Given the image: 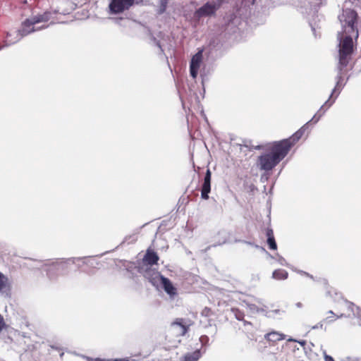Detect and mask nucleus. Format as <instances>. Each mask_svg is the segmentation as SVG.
I'll return each mask as SVG.
<instances>
[{"label": "nucleus", "instance_id": "1", "mask_svg": "<svg viewBox=\"0 0 361 361\" xmlns=\"http://www.w3.org/2000/svg\"><path fill=\"white\" fill-rule=\"evenodd\" d=\"M256 149L264 148L265 152L258 157L257 164L262 171H270L277 166L288 154L286 149L275 141L267 144L265 147L257 145Z\"/></svg>", "mask_w": 361, "mask_h": 361}, {"label": "nucleus", "instance_id": "2", "mask_svg": "<svg viewBox=\"0 0 361 361\" xmlns=\"http://www.w3.org/2000/svg\"><path fill=\"white\" fill-rule=\"evenodd\" d=\"M159 257L158 254L152 248H148L138 265V271L145 278L152 282V276L153 274H158L159 272L152 269L153 265L158 264Z\"/></svg>", "mask_w": 361, "mask_h": 361}, {"label": "nucleus", "instance_id": "3", "mask_svg": "<svg viewBox=\"0 0 361 361\" xmlns=\"http://www.w3.org/2000/svg\"><path fill=\"white\" fill-rule=\"evenodd\" d=\"M56 12L47 11L43 13L37 14L26 19L22 25L23 32L28 34L34 32L35 30L34 25L39 23H47L54 18Z\"/></svg>", "mask_w": 361, "mask_h": 361}, {"label": "nucleus", "instance_id": "4", "mask_svg": "<svg viewBox=\"0 0 361 361\" xmlns=\"http://www.w3.org/2000/svg\"><path fill=\"white\" fill-rule=\"evenodd\" d=\"M142 0H111L109 8L110 13L118 14L128 10L135 4H139Z\"/></svg>", "mask_w": 361, "mask_h": 361}, {"label": "nucleus", "instance_id": "5", "mask_svg": "<svg viewBox=\"0 0 361 361\" xmlns=\"http://www.w3.org/2000/svg\"><path fill=\"white\" fill-rule=\"evenodd\" d=\"M307 125V123L301 127L290 137L278 141L283 147L286 149V152L288 153L290 152V149L296 144V142L304 135L307 128L306 126Z\"/></svg>", "mask_w": 361, "mask_h": 361}, {"label": "nucleus", "instance_id": "6", "mask_svg": "<svg viewBox=\"0 0 361 361\" xmlns=\"http://www.w3.org/2000/svg\"><path fill=\"white\" fill-rule=\"evenodd\" d=\"M221 2V0L213 3L207 2L195 11V16L197 18H202L214 14L216 11L220 8Z\"/></svg>", "mask_w": 361, "mask_h": 361}, {"label": "nucleus", "instance_id": "7", "mask_svg": "<svg viewBox=\"0 0 361 361\" xmlns=\"http://www.w3.org/2000/svg\"><path fill=\"white\" fill-rule=\"evenodd\" d=\"M203 50L198 51L191 59L190 64V75L195 79L197 78L198 71L203 59Z\"/></svg>", "mask_w": 361, "mask_h": 361}, {"label": "nucleus", "instance_id": "8", "mask_svg": "<svg viewBox=\"0 0 361 361\" xmlns=\"http://www.w3.org/2000/svg\"><path fill=\"white\" fill-rule=\"evenodd\" d=\"M357 13L354 10L349 9L345 12V21L348 27H350L352 32H356V37H358V31L355 27L357 21Z\"/></svg>", "mask_w": 361, "mask_h": 361}, {"label": "nucleus", "instance_id": "9", "mask_svg": "<svg viewBox=\"0 0 361 361\" xmlns=\"http://www.w3.org/2000/svg\"><path fill=\"white\" fill-rule=\"evenodd\" d=\"M159 277V280L162 288L164 291L169 295L171 297H173L177 295V289L174 287L171 281L166 277L160 274L159 273L157 274Z\"/></svg>", "mask_w": 361, "mask_h": 361}, {"label": "nucleus", "instance_id": "10", "mask_svg": "<svg viewBox=\"0 0 361 361\" xmlns=\"http://www.w3.org/2000/svg\"><path fill=\"white\" fill-rule=\"evenodd\" d=\"M211 178L212 173L208 169L204 178V182L201 188V197L204 200L209 199V193L211 191Z\"/></svg>", "mask_w": 361, "mask_h": 361}, {"label": "nucleus", "instance_id": "11", "mask_svg": "<svg viewBox=\"0 0 361 361\" xmlns=\"http://www.w3.org/2000/svg\"><path fill=\"white\" fill-rule=\"evenodd\" d=\"M191 325L192 322L187 324L185 323L184 319L183 318H177L171 323L172 327H178V330L177 331V336H184L188 332Z\"/></svg>", "mask_w": 361, "mask_h": 361}, {"label": "nucleus", "instance_id": "12", "mask_svg": "<svg viewBox=\"0 0 361 361\" xmlns=\"http://www.w3.org/2000/svg\"><path fill=\"white\" fill-rule=\"evenodd\" d=\"M353 49V39L350 36H346L340 42L339 52L352 54Z\"/></svg>", "mask_w": 361, "mask_h": 361}, {"label": "nucleus", "instance_id": "13", "mask_svg": "<svg viewBox=\"0 0 361 361\" xmlns=\"http://www.w3.org/2000/svg\"><path fill=\"white\" fill-rule=\"evenodd\" d=\"M264 338L267 341L272 343H276L286 338V335L279 331H272L265 334Z\"/></svg>", "mask_w": 361, "mask_h": 361}, {"label": "nucleus", "instance_id": "14", "mask_svg": "<svg viewBox=\"0 0 361 361\" xmlns=\"http://www.w3.org/2000/svg\"><path fill=\"white\" fill-rule=\"evenodd\" d=\"M266 236L267 238V242L269 245L270 250H277V244L275 240L274 231L272 228H267L266 229Z\"/></svg>", "mask_w": 361, "mask_h": 361}, {"label": "nucleus", "instance_id": "15", "mask_svg": "<svg viewBox=\"0 0 361 361\" xmlns=\"http://www.w3.org/2000/svg\"><path fill=\"white\" fill-rule=\"evenodd\" d=\"M11 284L7 276L0 272V292L9 291Z\"/></svg>", "mask_w": 361, "mask_h": 361}, {"label": "nucleus", "instance_id": "16", "mask_svg": "<svg viewBox=\"0 0 361 361\" xmlns=\"http://www.w3.org/2000/svg\"><path fill=\"white\" fill-rule=\"evenodd\" d=\"M201 357V353L199 350L192 353L185 354L180 360V361H197Z\"/></svg>", "mask_w": 361, "mask_h": 361}, {"label": "nucleus", "instance_id": "17", "mask_svg": "<svg viewBox=\"0 0 361 361\" xmlns=\"http://www.w3.org/2000/svg\"><path fill=\"white\" fill-rule=\"evenodd\" d=\"M350 56L351 54L339 52V68L341 71H342L343 68L347 66L350 59Z\"/></svg>", "mask_w": 361, "mask_h": 361}, {"label": "nucleus", "instance_id": "18", "mask_svg": "<svg viewBox=\"0 0 361 361\" xmlns=\"http://www.w3.org/2000/svg\"><path fill=\"white\" fill-rule=\"evenodd\" d=\"M288 273L283 269H279L274 271L272 276L276 280H284L288 278Z\"/></svg>", "mask_w": 361, "mask_h": 361}, {"label": "nucleus", "instance_id": "19", "mask_svg": "<svg viewBox=\"0 0 361 361\" xmlns=\"http://www.w3.org/2000/svg\"><path fill=\"white\" fill-rule=\"evenodd\" d=\"M333 94V93L331 94ZM332 95L330 96L329 100L326 102V103L321 107V109L319 110L318 113L319 114V116H321L324 112L328 109L335 102V99H331Z\"/></svg>", "mask_w": 361, "mask_h": 361}, {"label": "nucleus", "instance_id": "20", "mask_svg": "<svg viewBox=\"0 0 361 361\" xmlns=\"http://www.w3.org/2000/svg\"><path fill=\"white\" fill-rule=\"evenodd\" d=\"M231 311L235 315V317L239 320V321H242L244 319V317H245V314H244V312H242L241 310H240L238 308H232L231 309Z\"/></svg>", "mask_w": 361, "mask_h": 361}, {"label": "nucleus", "instance_id": "21", "mask_svg": "<svg viewBox=\"0 0 361 361\" xmlns=\"http://www.w3.org/2000/svg\"><path fill=\"white\" fill-rule=\"evenodd\" d=\"M213 314V312L210 307H205L201 312L202 317H209Z\"/></svg>", "mask_w": 361, "mask_h": 361}, {"label": "nucleus", "instance_id": "22", "mask_svg": "<svg viewBox=\"0 0 361 361\" xmlns=\"http://www.w3.org/2000/svg\"><path fill=\"white\" fill-rule=\"evenodd\" d=\"M168 0H161L160 1V11L161 12H164L167 6Z\"/></svg>", "mask_w": 361, "mask_h": 361}, {"label": "nucleus", "instance_id": "23", "mask_svg": "<svg viewBox=\"0 0 361 361\" xmlns=\"http://www.w3.org/2000/svg\"><path fill=\"white\" fill-rule=\"evenodd\" d=\"M5 326V323H4V318L0 314V332L2 331V329H4Z\"/></svg>", "mask_w": 361, "mask_h": 361}, {"label": "nucleus", "instance_id": "24", "mask_svg": "<svg viewBox=\"0 0 361 361\" xmlns=\"http://www.w3.org/2000/svg\"><path fill=\"white\" fill-rule=\"evenodd\" d=\"M325 361H334V358L330 355L325 356Z\"/></svg>", "mask_w": 361, "mask_h": 361}, {"label": "nucleus", "instance_id": "25", "mask_svg": "<svg viewBox=\"0 0 361 361\" xmlns=\"http://www.w3.org/2000/svg\"><path fill=\"white\" fill-rule=\"evenodd\" d=\"M329 314H334V312L332 311H329Z\"/></svg>", "mask_w": 361, "mask_h": 361}, {"label": "nucleus", "instance_id": "26", "mask_svg": "<svg viewBox=\"0 0 361 361\" xmlns=\"http://www.w3.org/2000/svg\"><path fill=\"white\" fill-rule=\"evenodd\" d=\"M288 341H293V339H288Z\"/></svg>", "mask_w": 361, "mask_h": 361}]
</instances>
